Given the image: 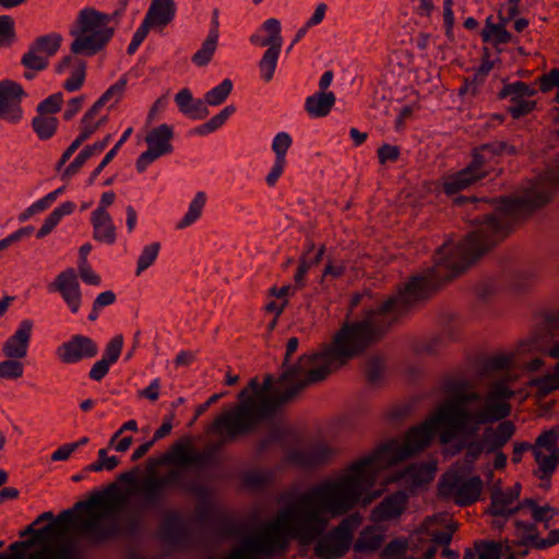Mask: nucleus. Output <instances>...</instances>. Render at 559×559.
Masks as SVG:
<instances>
[{
  "label": "nucleus",
  "mask_w": 559,
  "mask_h": 559,
  "mask_svg": "<svg viewBox=\"0 0 559 559\" xmlns=\"http://www.w3.org/2000/svg\"><path fill=\"white\" fill-rule=\"evenodd\" d=\"M558 438L559 432L556 429L544 431L537 437L535 443L532 445V452H544L543 450L548 452H559V449L556 447Z\"/></svg>",
  "instance_id": "79ce46f5"
},
{
  "label": "nucleus",
  "mask_w": 559,
  "mask_h": 559,
  "mask_svg": "<svg viewBox=\"0 0 559 559\" xmlns=\"http://www.w3.org/2000/svg\"><path fill=\"white\" fill-rule=\"evenodd\" d=\"M93 237L95 240L111 245L116 241V227L110 214L92 213Z\"/></svg>",
  "instance_id": "393cba45"
},
{
  "label": "nucleus",
  "mask_w": 559,
  "mask_h": 559,
  "mask_svg": "<svg viewBox=\"0 0 559 559\" xmlns=\"http://www.w3.org/2000/svg\"><path fill=\"white\" fill-rule=\"evenodd\" d=\"M122 346L123 336L121 334L114 336L106 345L102 359L106 360L110 365L115 364L121 354Z\"/></svg>",
  "instance_id": "4d7b16f0"
},
{
  "label": "nucleus",
  "mask_w": 559,
  "mask_h": 559,
  "mask_svg": "<svg viewBox=\"0 0 559 559\" xmlns=\"http://www.w3.org/2000/svg\"><path fill=\"white\" fill-rule=\"evenodd\" d=\"M75 209V204L73 202H64L58 207H56L44 221L41 227L37 231V238L46 237L61 221V218L66 215L71 214Z\"/></svg>",
  "instance_id": "2f4dec72"
},
{
  "label": "nucleus",
  "mask_w": 559,
  "mask_h": 559,
  "mask_svg": "<svg viewBox=\"0 0 559 559\" xmlns=\"http://www.w3.org/2000/svg\"><path fill=\"white\" fill-rule=\"evenodd\" d=\"M336 450L325 441L313 442L290 452L289 460L301 467H314L331 461Z\"/></svg>",
  "instance_id": "dca6fc26"
},
{
  "label": "nucleus",
  "mask_w": 559,
  "mask_h": 559,
  "mask_svg": "<svg viewBox=\"0 0 559 559\" xmlns=\"http://www.w3.org/2000/svg\"><path fill=\"white\" fill-rule=\"evenodd\" d=\"M510 362H511L510 357H508L506 355H496V356L489 357L484 362L483 373L490 374L492 372L502 371L509 367Z\"/></svg>",
  "instance_id": "bf43d9fd"
},
{
  "label": "nucleus",
  "mask_w": 559,
  "mask_h": 559,
  "mask_svg": "<svg viewBox=\"0 0 559 559\" xmlns=\"http://www.w3.org/2000/svg\"><path fill=\"white\" fill-rule=\"evenodd\" d=\"M536 90L524 82H515L506 85L501 92L500 97H511L512 99L523 98L524 96H533Z\"/></svg>",
  "instance_id": "09e8293b"
},
{
  "label": "nucleus",
  "mask_w": 559,
  "mask_h": 559,
  "mask_svg": "<svg viewBox=\"0 0 559 559\" xmlns=\"http://www.w3.org/2000/svg\"><path fill=\"white\" fill-rule=\"evenodd\" d=\"M128 80L127 76H121L115 84H112L102 96L100 99L104 104L112 103V105L117 104L123 96L124 90L127 86Z\"/></svg>",
  "instance_id": "603ef678"
},
{
  "label": "nucleus",
  "mask_w": 559,
  "mask_h": 559,
  "mask_svg": "<svg viewBox=\"0 0 559 559\" xmlns=\"http://www.w3.org/2000/svg\"><path fill=\"white\" fill-rule=\"evenodd\" d=\"M59 121L53 116L37 115L32 120L34 132L40 140H48L53 136L57 131Z\"/></svg>",
  "instance_id": "473e14b6"
},
{
  "label": "nucleus",
  "mask_w": 559,
  "mask_h": 559,
  "mask_svg": "<svg viewBox=\"0 0 559 559\" xmlns=\"http://www.w3.org/2000/svg\"><path fill=\"white\" fill-rule=\"evenodd\" d=\"M59 292L72 313H76L81 307L82 294L76 274L73 269L61 272L52 283Z\"/></svg>",
  "instance_id": "a211bd4d"
},
{
  "label": "nucleus",
  "mask_w": 559,
  "mask_h": 559,
  "mask_svg": "<svg viewBox=\"0 0 559 559\" xmlns=\"http://www.w3.org/2000/svg\"><path fill=\"white\" fill-rule=\"evenodd\" d=\"M490 20L491 17L487 19L486 26L481 32L483 40L488 41L493 38L498 44L509 43L511 40V34L506 29L507 22L501 21L499 24H492Z\"/></svg>",
  "instance_id": "e433bc0d"
},
{
  "label": "nucleus",
  "mask_w": 559,
  "mask_h": 559,
  "mask_svg": "<svg viewBox=\"0 0 559 559\" xmlns=\"http://www.w3.org/2000/svg\"><path fill=\"white\" fill-rule=\"evenodd\" d=\"M554 175L557 173L549 169L536 182L525 187L521 195L501 199L493 213L486 215L459 246L454 248L450 242L443 243L436 252L435 265L413 276L404 288L388 300L372 306L368 294L355 295L350 308L362 304V318L345 322L321 354L302 357L295 368L281 378L284 393L294 394L292 403L308 386L322 382L333 371L364 353L401 316L427 299L442 282L460 275L476 259L502 241L518 222L547 204L554 189L559 187V182L551 179Z\"/></svg>",
  "instance_id": "f257e3e1"
},
{
  "label": "nucleus",
  "mask_w": 559,
  "mask_h": 559,
  "mask_svg": "<svg viewBox=\"0 0 559 559\" xmlns=\"http://www.w3.org/2000/svg\"><path fill=\"white\" fill-rule=\"evenodd\" d=\"M281 53V49H266L259 61V69L261 73V78L269 82L272 80L276 66L277 60Z\"/></svg>",
  "instance_id": "ea45409f"
},
{
  "label": "nucleus",
  "mask_w": 559,
  "mask_h": 559,
  "mask_svg": "<svg viewBox=\"0 0 559 559\" xmlns=\"http://www.w3.org/2000/svg\"><path fill=\"white\" fill-rule=\"evenodd\" d=\"M463 449H465L464 461L469 465L474 464L480 457L483 452H486L481 440H472L456 445V452H460Z\"/></svg>",
  "instance_id": "de8ad7c7"
},
{
  "label": "nucleus",
  "mask_w": 559,
  "mask_h": 559,
  "mask_svg": "<svg viewBox=\"0 0 559 559\" xmlns=\"http://www.w3.org/2000/svg\"><path fill=\"white\" fill-rule=\"evenodd\" d=\"M160 250L159 242H152L145 246L138 259L135 274L139 276L148 269L156 260Z\"/></svg>",
  "instance_id": "37998d69"
},
{
  "label": "nucleus",
  "mask_w": 559,
  "mask_h": 559,
  "mask_svg": "<svg viewBox=\"0 0 559 559\" xmlns=\"http://www.w3.org/2000/svg\"><path fill=\"white\" fill-rule=\"evenodd\" d=\"M14 37L13 19L9 15H0V47L10 45Z\"/></svg>",
  "instance_id": "13d9d810"
},
{
  "label": "nucleus",
  "mask_w": 559,
  "mask_h": 559,
  "mask_svg": "<svg viewBox=\"0 0 559 559\" xmlns=\"http://www.w3.org/2000/svg\"><path fill=\"white\" fill-rule=\"evenodd\" d=\"M394 441H395V440H391V441L386 442L385 444H383V445L379 447V448H378L374 452H372L371 454L366 455V456H364V457H361V459H359V460L355 461V462H354V463H352V464H350L346 469H344L342 473H340L337 476H335V477L333 478V479H336V478L341 477L342 475H344V474L348 473V471H349L353 466H355L356 464H359V463L361 464V465H359V473H360L361 475L367 474V475H369V476H370V477H369L370 479H369V481H368L369 484H368V485H366V486L364 487V489L361 490V493H360V496H359V498H358V500H357V503H356L352 509H354V508H355V507L360 502V500H361V499H362L364 504H367V503H369V502L374 498V496H373V497H370V498L366 499L364 496L369 491V489H370V488H372V487H373V485H374V483H376V479H377V476H378V473H379L381 469L386 468V467H389V466H392V465H394V464H397V463H400V462H402V461H405V460H407V459H409V457H411V456H407V457H405V459H401V460H400V459H399V460L396 459V460L391 461V462H382V461L380 462V460H377V461H376V456L378 455V453H379L382 449H384L385 447H388L390 443H392V442H394ZM376 497H379V493H376Z\"/></svg>",
  "instance_id": "f8f14e48"
},
{
  "label": "nucleus",
  "mask_w": 559,
  "mask_h": 559,
  "mask_svg": "<svg viewBox=\"0 0 559 559\" xmlns=\"http://www.w3.org/2000/svg\"><path fill=\"white\" fill-rule=\"evenodd\" d=\"M456 526L447 525L443 530H420L411 536V550H424V559H432L439 546H448Z\"/></svg>",
  "instance_id": "ddd939ff"
},
{
  "label": "nucleus",
  "mask_w": 559,
  "mask_h": 559,
  "mask_svg": "<svg viewBox=\"0 0 559 559\" xmlns=\"http://www.w3.org/2000/svg\"><path fill=\"white\" fill-rule=\"evenodd\" d=\"M24 373V365L21 359L7 358L0 361V379L17 380Z\"/></svg>",
  "instance_id": "c03bdc74"
},
{
  "label": "nucleus",
  "mask_w": 559,
  "mask_h": 559,
  "mask_svg": "<svg viewBox=\"0 0 559 559\" xmlns=\"http://www.w3.org/2000/svg\"><path fill=\"white\" fill-rule=\"evenodd\" d=\"M99 129V123H95L94 119L84 117L81 120L80 124V133L78 138L85 142L88 140L97 130Z\"/></svg>",
  "instance_id": "338daca9"
},
{
  "label": "nucleus",
  "mask_w": 559,
  "mask_h": 559,
  "mask_svg": "<svg viewBox=\"0 0 559 559\" xmlns=\"http://www.w3.org/2000/svg\"><path fill=\"white\" fill-rule=\"evenodd\" d=\"M515 153V147L504 141H492L473 148L472 162L464 169L444 179L443 191L452 195L461 190L467 189L488 175L486 167L492 163L497 156L503 154L514 155Z\"/></svg>",
  "instance_id": "6e6552de"
},
{
  "label": "nucleus",
  "mask_w": 559,
  "mask_h": 559,
  "mask_svg": "<svg viewBox=\"0 0 559 559\" xmlns=\"http://www.w3.org/2000/svg\"><path fill=\"white\" fill-rule=\"evenodd\" d=\"M513 545L520 547L533 546L537 549V542L539 540V532L535 524L515 521Z\"/></svg>",
  "instance_id": "cd10ccee"
},
{
  "label": "nucleus",
  "mask_w": 559,
  "mask_h": 559,
  "mask_svg": "<svg viewBox=\"0 0 559 559\" xmlns=\"http://www.w3.org/2000/svg\"><path fill=\"white\" fill-rule=\"evenodd\" d=\"M359 465L336 479L311 487L281 510L263 534L245 539L240 547L248 559L273 554L284 537L310 544L326 530L332 519L349 512L370 479L369 475L359 473Z\"/></svg>",
  "instance_id": "f03ea898"
},
{
  "label": "nucleus",
  "mask_w": 559,
  "mask_h": 559,
  "mask_svg": "<svg viewBox=\"0 0 559 559\" xmlns=\"http://www.w3.org/2000/svg\"><path fill=\"white\" fill-rule=\"evenodd\" d=\"M110 21V15L92 8L80 11L70 28V35L74 38L70 46L72 55L63 57L56 67L59 74L70 73V78L63 83L66 91L75 92L83 86L86 62L78 56L92 57L105 48L114 35Z\"/></svg>",
  "instance_id": "423d86ee"
},
{
  "label": "nucleus",
  "mask_w": 559,
  "mask_h": 559,
  "mask_svg": "<svg viewBox=\"0 0 559 559\" xmlns=\"http://www.w3.org/2000/svg\"><path fill=\"white\" fill-rule=\"evenodd\" d=\"M206 202V195L204 192L200 191L195 194L193 200L191 201L188 212L185 214V216L181 218L180 222L177 224L178 229L187 228L188 226L192 225L194 222H197L200 216L202 215L203 207Z\"/></svg>",
  "instance_id": "f704fd0d"
},
{
  "label": "nucleus",
  "mask_w": 559,
  "mask_h": 559,
  "mask_svg": "<svg viewBox=\"0 0 559 559\" xmlns=\"http://www.w3.org/2000/svg\"><path fill=\"white\" fill-rule=\"evenodd\" d=\"M261 29L266 36L262 37L259 34H252L249 38L252 45L267 47V49H282V26L277 19H267L261 25Z\"/></svg>",
  "instance_id": "4be33fe9"
},
{
  "label": "nucleus",
  "mask_w": 559,
  "mask_h": 559,
  "mask_svg": "<svg viewBox=\"0 0 559 559\" xmlns=\"http://www.w3.org/2000/svg\"><path fill=\"white\" fill-rule=\"evenodd\" d=\"M63 103L62 93L50 95L37 106L38 115L52 116L61 109Z\"/></svg>",
  "instance_id": "864d4df0"
},
{
  "label": "nucleus",
  "mask_w": 559,
  "mask_h": 559,
  "mask_svg": "<svg viewBox=\"0 0 559 559\" xmlns=\"http://www.w3.org/2000/svg\"><path fill=\"white\" fill-rule=\"evenodd\" d=\"M293 144L292 136L286 132L277 133L272 142V150L275 154V158L286 159V154Z\"/></svg>",
  "instance_id": "6e6d98bb"
},
{
  "label": "nucleus",
  "mask_w": 559,
  "mask_h": 559,
  "mask_svg": "<svg viewBox=\"0 0 559 559\" xmlns=\"http://www.w3.org/2000/svg\"><path fill=\"white\" fill-rule=\"evenodd\" d=\"M235 110L236 108L234 105L226 106L221 112L212 117L207 122L195 128L193 132L199 135L214 132L225 123V121L235 112Z\"/></svg>",
  "instance_id": "4c0bfd02"
},
{
  "label": "nucleus",
  "mask_w": 559,
  "mask_h": 559,
  "mask_svg": "<svg viewBox=\"0 0 559 559\" xmlns=\"http://www.w3.org/2000/svg\"><path fill=\"white\" fill-rule=\"evenodd\" d=\"M21 63L32 71H43L48 67L49 61L43 55L37 53L31 46L23 55Z\"/></svg>",
  "instance_id": "8fccbe9b"
},
{
  "label": "nucleus",
  "mask_w": 559,
  "mask_h": 559,
  "mask_svg": "<svg viewBox=\"0 0 559 559\" xmlns=\"http://www.w3.org/2000/svg\"><path fill=\"white\" fill-rule=\"evenodd\" d=\"M538 81L542 92L559 87V69H551L549 73L542 75Z\"/></svg>",
  "instance_id": "69168bd1"
},
{
  "label": "nucleus",
  "mask_w": 559,
  "mask_h": 559,
  "mask_svg": "<svg viewBox=\"0 0 559 559\" xmlns=\"http://www.w3.org/2000/svg\"><path fill=\"white\" fill-rule=\"evenodd\" d=\"M407 496L404 491H396L386 497L373 511L372 515L378 521L396 519L405 509Z\"/></svg>",
  "instance_id": "5701e85b"
},
{
  "label": "nucleus",
  "mask_w": 559,
  "mask_h": 559,
  "mask_svg": "<svg viewBox=\"0 0 559 559\" xmlns=\"http://www.w3.org/2000/svg\"><path fill=\"white\" fill-rule=\"evenodd\" d=\"M359 525L357 515L343 519L332 531L324 534L325 530L317 538L314 555L320 559H340L344 557L353 543L354 531Z\"/></svg>",
  "instance_id": "1a4fd4ad"
},
{
  "label": "nucleus",
  "mask_w": 559,
  "mask_h": 559,
  "mask_svg": "<svg viewBox=\"0 0 559 559\" xmlns=\"http://www.w3.org/2000/svg\"><path fill=\"white\" fill-rule=\"evenodd\" d=\"M61 43L62 36L57 33H51L37 37L29 46L49 61V58L55 56L59 50Z\"/></svg>",
  "instance_id": "7c9ffc66"
},
{
  "label": "nucleus",
  "mask_w": 559,
  "mask_h": 559,
  "mask_svg": "<svg viewBox=\"0 0 559 559\" xmlns=\"http://www.w3.org/2000/svg\"><path fill=\"white\" fill-rule=\"evenodd\" d=\"M175 14L174 0H152L144 19L154 27H165L174 20Z\"/></svg>",
  "instance_id": "b1692460"
},
{
  "label": "nucleus",
  "mask_w": 559,
  "mask_h": 559,
  "mask_svg": "<svg viewBox=\"0 0 559 559\" xmlns=\"http://www.w3.org/2000/svg\"><path fill=\"white\" fill-rule=\"evenodd\" d=\"M531 385L537 390L539 396H547L551 392L559 390V374L555 371L543 377L535 378Z\"/></svg>",
  "instance_id": "a19ab883"
},
{
  "label": "nucleus",
  "mask_w": 559,
  "mask_h": 559,
  "mask_svg": "<svg viewBox=\"0 0 559 559\" xmlns=\"http://www.w3.org/2000/svg\"><path fill=\"white\" fill-rule=\"evenodd\" d=\"M483 488L484 483L479 476L467 478L456 471H450L441 477L438 484V495L457 506L466 507L479 499Z\"/></svg>",
  "instance_id": "9d476101"
},
{
  "label": "nucleus",
  "mask_w": 559,
  "mask_h": 559,
  "mask_svg": "<svg viewBox=\"0 0 559 559\" xmlns=\"http://www.w3.org/2000/svg\"><path fill=\"white\" fill-rule=\"evenodd\" d=\"M501 551V544L476 542L474 548L465 549L463 559H500Z\"/></svg>",
  "instance_id": "c85d7f7f"
},
{
  "label": "nucleus",
  "mask_w": 559,
  "mask_h": 559,
  "mask_svg": "<svg viewBox=\"0 0 559 559\" xmlns=\"http://www.w3.org/2000/svg\"><path fill=\"white\" fill-rule=\"evenodd\" d=\"M27 559H75V554L70 547H60L55 550L44 547L38 551L32 552Z\"/></svg>",
  "instance_id": "49530a36"
},
{
  "label": "nucleus",
  "mask_w": 559,
  "mask_h": 559,
  "mask_svg": "<svg viewBox=\"0 0 559 559\" xmlns=\"http://www.w3.org/2000/svg\"><path fill=\"white\" fill-rule=\"evenodd\" d=\"M174 487L181 491L200 496L203 487L197 478H192L183 467L170 468L162 476H147L136 486L135 493L140 498L141 510H158L163 507L167 488Z\"/></svg>",
  "instance_id": "0eeeda50"
},
{
  "label": "nucleus",
  "mask_w": 559,
  "mask_h": 559,
  "mask_svg": "<svg viewBox=\"0 0 559 559\" xmlns=\"http://www.w3.org/2000/svg\"><path fill=\"white\" fill-rule=\"evenodd\" d=\"M160 535L167 543L179 545L186 536V525L177 515L167 516L160 527Z\"/></svg>",
  "instance_id": "bb28decb"
},
{
  "label": "nucleus",
  "mask_w": 559,
  "mask_h": 559,
  "mask_svg": "<svg viewBox=\"0 0 559 559\" xmlns=\"http://www.w3.org/2000/svg\"><path fill=\"white\" fill-rule=\"evenodd\" d=\"M533 455L538 465V468L534 472V475L543 481L545 479H550V476L559 465V452L552 451L548 454H545L544 452H533Z\"/></svg>",
  "instance_id": "c756f323"
},
{
  "label": "nucleus",
  "mask_w": 559,
  "mask_h": 559,
  "mask_svg": "<svg viewBox=\"0 0 559 559\" xmlns=\"http://www.w3.org/2000/svg\"><path fill=\"white\" fill-rule=\"evenodd\" d=\"M436 469V464L431 462L414 463L401 472L393 473L386 481L399 483L405 488L414 489L430 483L435 477Z\"/></svg>",
  "instance_id": "f3484780"
},
{
  "label": "nucleus",
  "mask_w": 559,
  "mask_h": 559,
  "mask_svg": "<svg viewBox=\"0 0 559 559\" xmlns=\"http://www.w3.org/2000/svg\"><path fill=\"white\" fill-rule=\"evenodd\" d=\"M87 159L88 158L82 152H80L76 157L64 168L61 178L63 180L70 179L72 176L79 173Z\"/></svg>",
  "instance_id": "774afa93"
},
{
  "label": "nucleus",
  "mask_w": 559,
  "mask_h": 559,
  "mask_svg": "<svg viewBox=\"0 0 559 559\" xmlns=\"http://www.w3.org/2000/svg\"><path fill=\"white\" fill-rule=\"evenodd\" d=\"M132 133V128H128L120 140L116 143V145L105 155L104 159L100 162V164L94 169L92 173L88 183H93L96 177L102 173V170L112 160V158L116 156L119 147L128 140V138Z\"/></svg>",
  "instance_id": "3c124183"
},
{
  "label": "nucleus",
  "mask_w": 559,
  "mask_h": 559,
  "mask_svg": "<svg viewBox=\"0 0 559 559\" xmlns=\"http://www.w3.org/2000/svg\"><path fill=\"white\" fill-rule=\"evenodd\" d=\"M514 395L506 381H495L487 393H462L442 403L423 424L408 430L403 442L394 441L382 449L377 460L391 462L413 456L424 450L431 441L438 426L445 429L440 435V442L448 444L457 436H474L480 426L500 421L511 413L509 400Z\"/></svg>",
  "instance_id": "7ed1b4c3"
},
{
  "label": "nucleus",
  "mask_w": 559,
  "mask_h": 559,
  "mask_svg": "<svg viewBox=\"0 0 559 559\" xmlns=\"http://www.w3.org/2000/svg\"><path fill=\"white\" fill-rule=\"evenodd\" d=\"M400 156V147L391 144H383L378 148L379 163L384 165L388 162H395Z\"/></svg>",
  "instance_id": "e2e57ef3"
},
{
  "label": "nucleus",
  "mask_w": 559,
  "mask_h": 559,
  "mask_svg": "<svg viewBox=\"0 0 559 559\" xmlns=\"http://www.w3.org/2000/svg\"><path fill=\"white\" fill-rule=\"evenodd\" d=\"M411 547L412 545L409 546L407 540L395 538L384 547L382 551V558L399 559L400 557L404 556L407 549H411Z\"/></svg>",
  "instance_id": "5fc2aeb1"
},
{
  "label": "nucleus",
  "mask_w": 559,
  "mask_h": 559,
  "mask_svg": "<svg viewBox=\"0 0 559 559\" xmlns=\"http://www.w3.org/2000/svg\"><path fill=\"white\" fill-rule=\"evenodd\" d=\"M174 138L173 128L163 123L152 129L145 136L147 150L143 152L136 159V169L142 173L154 160L163 155L173 152L171 140Z\"/></svg>",
  "instance_id": "9b49d317"
},
{
  "label": "nucleus",
  "mask_w": 559,
  "mask_h": 559,
  "mask_svg": "<svg viewBox=\"0 0 559 559\" xmlns=\"http://www.w3.org/2000/svg\"><path fill=\"white\" fill-rule=\"evenodd\" d=\"M233 83L229 79H225L219 85L215 86L205 94V103L211 106L221 105L230 94Z\"/></svg>",
  "instance_id": "a18cd8bd"
},
{
  "label": "nucleus",
  "mask_w": 559,
  "mask_h": 559,
  "mask_svg": "<svg viewBox=\"0 0 559 559\" xmlns=\"http://www.w3.org/2000/svg\"><path fill=\"white\" fill-rule=\"evenodd\" d=\"M57 356L66 365L94 358L98 354L97 344L88 336L73 335L57 348Z\"/></svg>",
  "instance_id": "2eb2a0df"
},
{
  "label": "nucleus",
  "mask_w": 559,
  "mask_h": 559,
  "mask_svg": "<svg viewBox=\"0 0 559 559\" xmlns=\"http://www.w3.org/2000/svg\"><path fill=\"white\" fill-rule=\"evenodd\" d=\"M335 104V95L332 92H319L306 98V111L314 118L325 117Z\"/></svg>",
  "instance_id": "a878e982"
},
{
  "label": "nucleus",
  "mask_w": 559,
  "mask_h": 559,
  "mask_svg": "<svg viewBox=\"0 0 559 559\" xmlns=\"http://www.w3.org/2000/svg\"><path fill=\"white\" fill-rule=\"evenodd\" d=\"M537 349L551 358H559V335L551 334L549 341L537 345Z\"/></svg>",
  "instance_id": "0e129e2a"
},
{
  "label": "nucleus",
  "mask_w": 559,
  "mask_h": 559,
  "mask_svg": "<svg viewBox=\"0 0 559 559\" xmlns=\"http://www.w3.org/2000/svg\"><path fill=\"white\" fill-rule=\"evenodd\" d=\"M271 382L267 377L264 386L258 385V378H252L238 394V403L217 415L207 427L206 433L215 437L203 451L192 449V440L185 437L175 442L162 457L164 464L195 465L207 467L215 465L217 453L228 443L253 433L260 424L272 418L278 411L292 403L293 392L282 393L273 400L267 399L265 390Z\"/></svg>",
  "instance_id": "20e7f679"
},
{
  "label": "nucleus",
  "mask_w": 559,
  "mask_h": 559,
  "mask_svg": "<svg viewBox=\"0 0 559 559\" xmlns=\"http://www.w3.org/2000/svg\"><path fill=\"white\" fill-rule=\"evenodd\" d=\"M33 331V322L23 320L13 335L2 346V353L7 358L23 359L27 355Z\"/></svg>",
  "instance_id": "6ab92c4d"
},
{
  "label": "nucleus",
  "mask_w": 559,
  "mask_h": 559,
  "mask_svg": "<svg viewBox=\"0 0 559 559\" xmlns=\"http://www.w3.org/2000/svg\"><path fill=\"white\" fill-rule=\"evenodd\" d=\"M381 543L382 537L374 530L366 528L354 544V549L357 552L373 551L381 546Z\"/></svg>",
  "instance_id": "58836bf2"
},
{
  "label": "nucleus",
  "mask_w": 559,
  "mask_h": 559,
  "mask_svg": "<svg viewBox=\"0 0 559 559\" xmlns=\"http://www.w3.org/2000/svg\"><path fill=\"white\" fill-rule=\"evenodd\" d=\"M25 96L23 87L11 80L0 82V119L15 124L23 117L21 106L22 98Z\"/></svg>",
  "instance_id": "4468645a"
},
{
  "label": "nucleus",
  "mask_w": 559,
  "mask_h": 559,
  "mask_svg": "<svg viewBox=\"0 0 559 559\" xmlns=\"http://www.w3.org/2000/svg\"><path fill=\"white\" fill-rule=\"evenodd\" d=\"M535 107V102L527 100L524 98L512 99L511 105L509 106V112L514 119H519L528 112H531Z\"/></svg>",
  "instance_id": "052dcab7"
},
{
  "label": "nucleus",
  "mask_w": 559,
  "mask_h": 559,
  "mask_svg": "<svg viewBox=\"0 0 559 559\" xmlns=\"http://www.w3.org/2000/svg\"><path fill=\"white\" fill-rule=\"evenodd\" d=\"M298 345H299V341L297 337H290L286 344V353H285V358H284V361H283V365H282V368H283V371L282 373L280 374V377L275 380L274 377L270 373L265 374L264 376V379H263V382L260 383L258 381V385L260 388L264 386L265 384V380L267 377L271 378V382L270 384L267 385V389L265 390V394L267 396V399L270 400H273L275 399L276 396L281 395L282 393L285 392V386H281L280 384V381H281V378L287 372L289 371L290 369L295 368L300 359L302 358V356L298 359V361L295 364V365H292V366H288V362H289V359L290 357L296 353L297 348H298ZM326 345L323 346L322 350L319 352V353H314V354H311V355H304V357H309V356H316V355H319L321 354L324 348H325Z\"/></svg>",
  "instance_id": "aec40b11"
},
{
  "label": "nucleus",
  "mask_w": 559,
  "mask_h": 559,
  "mask_svg": "<svg viewBox=\"0 0 559 559\" xmlns=\"http://www.w3.org/2000/svg\"><path fill=\"white\" fill-rule=\"evenodd\" d=\"M481 442H484L486 453H493L504 445V443H502L501 439L495 433L493 428L491 427H487L484 430Z\"/></svg>",
  "instance_id": "680f3d73"
},
{
  "label": "nucleus",
  "mask_w": 559,
  "mask_h": 559,
  "mask_svg": "<svg viewBox=\"0 0 559 559\" xmlns=\"http://www.w3.org/2000/svg\"><path fill=\"white\" fill-rule=\"evenodd\" d=\"M206 202V195L204 192L200 191L195 194L193 200L191 201L188 212L185 214V216L181 218L180 222L177 224L178 229L187 228L188 226L192 225L194 222H197L200 216L202 215L203 207Z\"/></svg>",
  "instance_id": "c9c22d12"
},
{
  "label": "nucleus",
  "mask_w": 559,
  "mask_h": 559,
  "mask_svg": "<svg viewBox=\"0 0 559 559\" xmlns=\"http://www.w3.org/2000/svg\"><path fill=\"white\" fill-rule=\"evenodd\" d=\"M218 38L215 37V31L209 32L207 37L202 43L201 48L192 56V62L198 67H205L212 60L217 48Z\"/></svg>",
  "instance_id": "72a5a7b5"
},
{
  "label": "nucleus",
  "mask_w": 559,
  "mask_h": 559,
  "mask_svg": "<svg viewBox=\"0 0 559 559\" xmlns=\"http://www.w3.org/2000/svg\"><path fill=\"white\" fill-rule=\"evenodd\" d=\"M514 503V499H511L503 489L495 485L491 488L490 504L487 512L493 518L509 519L520 511V507H515Z\"/></svg>",
  "instance_id": "412c9836"
},
{
  "label": "nucleus",
  "mask_w": 559,
  "mask_h": 559,
  "mask_svg": "<svg viewBox=\"0 0 559 559\" xmlns=\"http://www.w3.org/2000/svg\"><path fill=\"white\" fill-rule=\"evenodd\" d=\"M114 510L115 506L111 501L105 495L97 493L86 501L76 502L72 509L63 510L56 520L41 528L34 530L32 523L21 533L22 536L32 534V539L14 543L11 549L20 545L31 547L37 544H43L41 549L49 547L55 550L60 547H70L75 554V559H80L78 550L72 545L63 544L52 547L49 544L64 537L71 528L79 539L91 547L104 546L122 535H132L139 530L142 523L141 515L130 514L121 521L112 515Z\"/></svg>",
  "instance_id": "39448f33"
}]
</instances>
